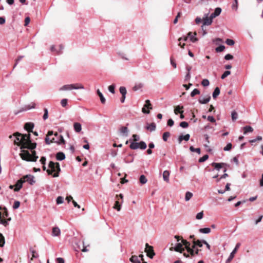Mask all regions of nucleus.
Instances as JSON below:
<instances>
[{
    "mask_svg": "<svg viewBox=\"0 0 263 263\" xmlns=\"http://www.w3.org/2000/svg\"><path fill=\"white\" fill-rule=\"evenodd\" d=\"M15 137L14 140V144L21 146V148L34 149L36 146V143H32L30 138V134H22L18 132L13 134Z\"/></svg>",
    "mask_w": 263,
    "mask_h": 263,
    "instance_id": "f257e3e1",
    "label": "nucleus"
},
{
    "mask_svg": "<svg viewBox=\"0 0 263 263\" xmlns=\"http://www.w3.org/2000/svg\"><path fill=\"white\" fill-rule=\"evenodd\" d=\"M49 169L47 170L48 175H52L53 177H57L59 176L61 171L60 164L58 162L50 161L48 165Z\"/></svg>",
    "mask_w": 263,
    "mask_h": 263,
    "instance_id": "f03ea898",
    "label": "nucleus"
},
{
    "mask_svg": "<svg viewBox=\"0 0 263 263\" xmlns=\"http://www.w3.org/2000/svg\"><path fill=\"white\" fill-rule=\"evenodd\" d=\"M84 86L81 83H76L72 84L65 85L60 88V90H69L73 89H84Z\"/></svg>",
    "mask_w": 263,
    "mask_h": 263,
    "instance_id": "7ed1b4c3",
    "label": "nucleus"
},
{
    "mask_svg": "<svg viewBox=\"0 0 263 263\" xmlns=\"http://www.w3.org/2000/svg\"><path fill=\"white\" fill-rule=\"evenodd\" d=\"M21 158L27 161H36V158L35 157L34 160L31 159V154L27 150H22L21 153L20 154Z\"/></svg>",
    "mask_w": 263,
    "mask_h": 263,
    "instance_id": "20e7f679",
    "label": "nucleus"
},
{
    "mask_svg": "<svg viewBox=\"0 0 263 263\" xmlns=\"http://www.w3.org/2000/svg\"><path fill=\"white\" fill-rule=\"evenodd\" d=\"M116 199L117 200L116 201L113 208L117 210L118 211H120L121 210V203L123 201V195L122 194L119 195H116Z\"/></svg>",
    "mask_w": 263,
    "mask_h": 263,
    "instance_id": "39448f33",
    "label": "nucleus"
},
{
    "mask_svg": "<svg viewBox=\"0 0 263 263\" xmlns=\"http://www.w3.org/2000/svg\"><path fill=\"white\" fill-rule=\"evenodd\" d=\"M145 251L147 254V256L151 258H153L155 255L153 247L149 246L148 243H146Z\"/></svg>",
    "mask_w": 263,
    "mask_h": 263,
    "instance_id": "423d86ee",
    "label": "nucleus"
},
{
    "mask_svg": "<svg viewBox=\"0 0 263 263\" xmlns=\"http://www.w3.org/2000/svg\"><path fill=\"white\" fill-rule=\"evenodd\" d=\"M171 251H175L176 252H178L182 253L184 251V248L182 244V243H177L175 247H172L170 248Z\"/></svg>",
    "mask_w": 263,
    "mask_h": 263,
    "instance_id": "0eeeda50",
    "label": "nucleus"
},
{
    "mask_svg": "<svg viewBox=\"0 0 263 263\" xmlns=\"http://www.w3.org/2000/svg\"><path fill=\"white\" fill-rule=\"evenodd\" d=\"M147 108L148 109H152V105L149 100H146L145 101V104H144L143 107L142 109V111L144 114H149V110H146L145 108Z\"/></svg>",
    "mask_w": 263,
    "mask_h": 263,
    "instance_id": "6e6552de",
    "label": "nucleus"
},
{
    "mask_svg": "<svg viewBox=\"0 0 263 263\" xmlns=\"http://www.w3.org/2000/svg\"><path fill=\"white\" fill-rule=\"evenodd\" d=\"M240 244L239 243H238L235 248V249L233 250V251L230 254L229 257L227 259L226 263H230V262L232 261L233 258H234L235 254L237 252V249L239 248Z\"/></svg>",
    "mask_w": 263,
    "mask_h": 263,
    "instance_id": "1a4fd4ad",
    "label": "nucleus"
},
{
    "mask_svg": "<svg viewBox=\"0 0 263 263\" xmlns=\"http://www.w3.org/2000/svg\"><path fill=\"white\" fill-rule=\"evenodd\" d=\"M25 182V180L21 178L19 179L16 183V184L14 185L15 188L14 189V191L15 192H18L20 190V189L22 187V184L24 182Z\"/></svg>",
    "mask_w": 263,
    "mask_h": 263,
    "instance_id": "9d476101",
    "label": "nucleus"
},
{
    "mask_svg": "<svg viewBox=\"0 0 263 263\" xmlns=\"http://www.w3.org/2000/svg\"><path fill=\"white\" fill-rule=\"evenodd\" d=\"M53 135V132L52 130L48 131L46 137L45 138V142L47 144H49L51 143H53L55 142V140L54 138H53L52 139L50 140L49 137L50 136H52Z\"/></svg>",
    "mask_w": 263,
    "mask_h": 263,
    "instance_id": "9b49d317",
    "label": "nucleus"
},
{
    "mask_svg": "<svg viewBox=\"0 0 263 263\" xmlns=\"http://www.w3.org/2000/svg\"><path fill=\"white\" fill-rule=\"evenodd\" d=\"M34 178V176L31 175H27L22 177V179L25 180V181H27L31 185L33 184L35 182Z\"/></svg>",
    "mask_w": 263,
    "mask_h": 263,
    "instance_id": "f8f14e48",
    "label": "nucleus"
},
{
    "mask_svg": "<svg viewBox=\"0 0 263 263\" xmlns=\"http://www.w3.org/2000/svg\"><path fill=\"white\" fill-rule=\"evenodd\" d=\"M196 32L192 33V32H189L187 33L188 37L192 43H195L198 41V39L196 37Z\"/></svg>",
    "mask_w": 263,
    "mask_h": 263,
    "instance_id": "ddd939ff",
    "label": "nucleus"
},
{
    "mask_svg": "<svg viewBox=\"0 0 263 263\" xmlns=\"http://www.w3.org/2000/svg\"><path fill=\"white\" fill-rule=\"evenodd\" d=\"M34 124L31 122H27L24 125V128L28 132H33V128L34 127Z\"/></svg>",
    "mask_w": 263,
    "mask_h": 263,
    "instance_id": "4468645a",
    "label": "nucleus"
},
{
    "mask_svg": "<svg viewBox=\"0 0 263 263\" xmlns=\"http://www.w3.org/2000/svg\"><path fill=\"white\" fill-rule=\"evenodd\" d=\"M61 234L60 229L57 227H53L52 230V235L53 236H59Z\"/></svg>",
    "mask_w": 263,
    "mask_h": 263,
    "instance_id": "2eb2a0df",
    "label": "nucleus"
},
{
    "mask_svg": "<svg viewBox=\"0 0 263 263\" xmlns=\"http://www.w3.org/2000/svg\"><path fill=\"white\" fill-rule=\"evenodd\" d=\"M213 21L206 15L203 18V24L202 26H209L212 23Z\"/></svg>",
    "mask_w": 263,
    "mask_h": 263,
    "instance_id": "dca6fc26",
    "label": "nucleus"
},
{
    "mask_svg": "<svg viewBox=\"0 0 263 263\" xmlns=\"http://www.w3.org/2000/svg\"><path fill=\"white\" fill-rule=\"evenodd\" d=\"M187 252L188 253H183V256L186 258L190 257V256H195V253H194V250L193 249V248H191L187 250Z\"/></svg>",
    "mask_w": 263,
    "mask_h": 263,
    "instance_id": "f3484780",
    "label": "nucleus"
},
{
    "mask_svg": "<svg viewBox=\"0 0 263 263\" xmlns=\"http://www.w3.org/2000/svg\"><path fill=\"white\" fill-rule=\"evenodd\" d=\"M190 136L189 134H186L185 135H181L178 138V142L181 143L183 140H184L186 141H187L190 139Z\"/></svg>",
    "mask_w": 263,
    "mask_h": 263,
    "instance_id": "a211bd4d",
    "label": "nucleus"
},
{
    "mask_svg": "<svg viewBox=\"0 0 263 263\" xmlns=\"http://www.w3.org/2000/svg\"><path fill=\"white\" fill-rule=\"evenodd\" d=\"M188 39H189L188 35L180 37L178 39V42H179L178 45L180 46L182 48H184L185 44H183V45H181V42L182 41L186 42Z\"/></svg>",
    "mask_w": 263,
    "mask_h": 263,
    "instance_id": "6ab92c4d",
    "label": "nucleus"
},
{
    "mask_svg": "<svg viewBox=\"0 0 263 263\" xmlns=\"http://www.w3.org/2000/svg\"><path fill=\"white\" fill-rule=\"evenodd\" d=\"M211 97L208 96L206 98H199V102L201 104H206L210 101Z\"/></svg>",
    "mask_w": 263,
    "mask_h": 263,
    "instance_id": "aec40b11",
    "label": "nucleus"
},
{
    "mask_svg": "<svg viewBox=\"0 0 263 263\" xmlns=\"http://www.w3.org/2000/svg\"><path fill=\"white\" fill-rule=\"evenodd\" d=\"M156 124L155 123H152L151 124H147L146 126V129L150 132H153L156 129Z\"/></svg>",
    "mask_w": 263,
    "mask_h": 263,
    "instance_id": "412c9836",
    "label": "nucleus"
},
{
    "mask_svg": "<svg viewBox=\"0 0 263 263\" xmlns=\"http://www.w3.org/2000/svg\"><path fill=\"white\" fill-rule=\"evenodd\" d=\"M170 172L168 171H164L163 173V178L166 182H169Z\"/></svg>",
    "mask_w": 263,
    "mask_h": 263,
    "instance_id": "4be33fe9",
    "label": "nucleus"
},
{
    "mask_svg": "<svg viewBox=\"0 0 263 263\" xmlns=\"http://www.w3.org/2000/svg\"><path fill=\"white\" fill-rule=\"evenodd\" d=\"M65 158V155L62 152H59L56 154V159L58 160L62 161Z\"/></svg>",
    "mask_w": 263,
    "mask_h": 263,
    "instance_id": "5701e85b",
    "label": "nucleus"
},
{
    "mask_svg": "<svg viewBox=\"0 0 263 263\" xmlns=\"http://www.w3.org/2000/svg\"><path fill=\"white\" fill-rule=\"evenodd\" d=\"M73 127L75 131L77 133L80 132L82 129L81 125L79 123H74L73 124Z\"/></svg>",
    "mask_w": 263,
    "mask_h": 263,
    "instance_id": "b1692460",
    "label": "nucleus"
},
{
    "mask_svg": "<svg viewBox=\"0 0 263 263\" xmlns=\"http://www.w3.org/2000/svg\"><path fill=\"white\" fill-rule=\"evenodd\" d=\"M129 260L133 263H141V261L138 259V256L136 255H133L129 258Z\"/></svg>",
    "mask_w": 263,
    "mask_h": 263,
    "instance_id": "393cba45",
    "label": "nucleus"
},
{
    "mask_svg": "<svg viewBox=\"0 0 263 263\" xmlns=\"http://www.w3.org/2000/svg\"><path fill=\"white\" fill-rule=\"evenodd\" d=\"M97 92L98 95L99 96V97L100 98V100H101V103L102 104H105V103L106 102V100L104 98V97H103L102 93L100 91V90L98 89L97 91Z\"/></svg>",
    "mask_w": 263,
    "mask_h": 263,
    "instance_id": "a878e982",
    "label": "nucleus"
},
{
    "mask_svg": "<svg viewBox=\"0 0 263 263\" xmlns=\"http://www.w3.org/2000/svg\"><path fill=\"white\" fill-rule=\"evenodd\" d=\"M253 131V129L250 126H246L243 127V133L246 134L248 133H251Z\"/></svg>",
    "mask_w": 263,
    "mask_h": 263,
    "instance_id": "bb28decb",
    "label": "nucleus"
},
{
    "mask_svg": "<svg viewBox=\"0 0 263 263\" xmlns=\"http://www.w3.org/2000/svg\"><path fill=\"white\" fill-rule=\"evenodd\" d=\"M220 93V89L219 87H217L215 88L213 93V98L216 99Z\"/></svg>",
    "mask_w": 263,
    "mask_h": 263,
    "instance_id": "cd10ccee",
    "label": "nucleus"
},
{
    "mask_svg": "<svg viewBox=\"0 0 263 263\" xmlns=\"http://www.w3.org/2000/svg\"><path fill=\"white\" fill-rule=\"evenodd\" d=\"M183 108V106H179L178 105L176 107H175L174 109V112L176 115H177L178 113L181 112V111H183L182 109Z\"/></svg>",
    "mask_w": 263,
    "mask_h": 263,
    "instance_id": "c85d7f7f",
    "label": "nucleus"
},
{
    "mask_svg": "<svg viewBox=\"0 0 263 263\" xmlns=\"http://www.w3.org/2000/svg\"><path fill=\"white\" fill-rule=\"evenodd\" d=\"M139 143L133 142L129 145V147L132 149H136L139 148Z\"/></svg>",
    "mask_w": 263,
    "mask_h": 263,
    "instance_id": "c756f323",
    "label": "nucleus"
},
{
    "mask_svg": "<svg viewBox=\"0 0 263 263\" xmlns=\"http://www.w3.org/2000/svg\"><path fill=\"white\" fill-rule=\"evenodd\" d=\"M199 232L202 233L208 234L211 232V230L210 228H201L199 230Z\"/></svg>",
    "mask_w": 263,
    "mask_h": 263,
    "instance_id": "7c9ffc66",
    "label": "nucleus"
},
{
    "mask_svg": "<svg viewBox=\"0 0 263 263\" xmlns=\"http://www.w3.org/2000/svg\"><path fill=\"white\" fill-rule=\"evenodd\" d=\"M224 165V163H215L213 162L212 164V165L215 167V168H216L217 170H219L220 168H221L223 165Z\"/></svg>",
    "mask_w": 263,
    "mask_h": 263,
    "instance_id": "2f4dec72",
    "label": "nucleus"
},
{
    "mask_svg": "<svg viewBox=\"0 0 263 263\" xmlns=\"http://www.w3.org/2000/svg\"><path fill=\"white\" fill-rule=\"evenodd\" d=\"M120 131L121 133L125 135L126 136L128 135V128L127 127L123 126L120 129Z\"/></svg>",
    "mask_w": 263,
    "mask_h": 263,
    "instance_id": "473e14b6",
    "label": "nucleus"
},
{
    "mask_svg": "<svg viewBox=\"0 0 263 263\" xmlns=\"http://www.w3.org/2000/svg\"><path fill=\"white\" fill-rule=\"evenodd\" d=\"M143 85L142 83L136 84L133 88L134 91H137L142 88Z\"/></svg>",
    "mask_w": 263,
    "mask_h": 263,
    "instance_id": "72a5a7b5",
    "label": "nucleus"
},
{
    "mask_svg": "<svg viewBox=\"0 0 263 263\" xmlns=\"http://www.w3.org/2000/svg\"><path fill=\"white\" fill-rule=\"evenodd\" d=\"M193 197V194L190 192H187L185 194V200L187 201Z\"/></svg>",
    "mask_w": 263,
    "mask_h": 263,
    "instance_id": "f704fd0d",
    "label": "nucleus"
},
{
    "mask_svg": "<svg viewBox=\"0 0 263 263\" xmlns=\"http://www.w3.org/2000/svg\"><path fill=\"white\" fill-rule=\"evenodd\" d=\"M139 181L141 184H145L147 182V179L144 175H142L140 177Z\"/></svg>",
    "mask_w": 263,
    "mask_h": 263,
    "instance_id": "c9c22d12",
    "label": "nucleus"
},
{
    "mask_svg": "<svg viewBox=\"0 0 263 263\" xmlns=\"http://www.w3.org/2000/svg\"><path fill=\"white\" fill-rule=\"evenodd\" d=\"M55 143H57L59 144H65V140L63 138V137L62 135L59 136V139L58 140H55Z\"/></svg>",
    "mask_w": 263,
    "mask_h": 263,
    "instance_id": "e433bc0d",
    "label": "nucleus"
},
{
    "mask_svg": "<svg viewBox=\"0 0 263 263\" xmlns=\"http://www.w3.org/2000/svg\"><path fill=\"white\" fill-rule=\"evenodd\" d=\"M193 243H194V245H196V246H198L199 247H202V240H193Z\"/></svg>",
    "mask_w": 263,
    "mask_h": 263,
    "instance_id": "4c0bfd02",
    "label": "nucleus"
},
{
    "mask_svg": "<svg viewBox=\"0 0 263 263\" xmlns=\"http://www.w3.org/2000/svg\"><path fill=\"white\" fill-rule=\"evenodd\" d=\"M170 133L168 132L164 133L162 136L163 140L164 141H166L167 140V138L170 137Z\"/></svg>",
    "mask_w": 263,
    "mask_h": 263,
    "instance_id": "58836bf2",
    "label": "nucleus"
},
{
    "mask_svg": "<svg viewBox=\"0 0 263 263\" xmlns=\"http://www.w3.org/2000/svg\"><path fill=\"white\" fill-rule=\"evenodd\" d=\"M5 238L3 235L0 233V247H3L5 245Z\"/></svg>",
    "mask_w": 263,
    "mask_h": 263,
    "instance_id": "ea45409f",
    "label": "nucleus"
},
{
    "mask_svg": "<svg viewBox=\"0 0 263 263\" xmlns=\"http://www.w3.org/2000/svg\"><path fill=\"white\" fill-rule=\"evenodd\" d=\"M139 148L141 149H145L146 148V144L143 141H140L139 142Z\"/></svg>",
    "mask_w": 263,
    "mask_h": 263,
    "instance_id": "a19ab883",
    "label": "nucleus"
},
{
    "mask_svg": "<svg viewBox=\"0 0 263 263\" xmlns=\"http://www.w3.org/2000/svg\"><path fill=\"white\" fill-rule=\"evenodd\" d=\"M225 49V46L222 45H220L216 48V51L217 52H220L224 50Z\"/></svg>",
    "mask_w": 263,
    "mask_h": 263,
    "instance_id": "79ce46f5",
    "label": "nucleus"
},
{
    "mask_svg": "<svg viewBox=\"0 0 263 263\" xmlns=\"http://www.w3.org/2000/svg\"><path fill=\"white\" fill-rule=\"evenodd\" d=\"M226 43L229 46H233L235 44V42L233 40L228 39L226 41Z\"/></svg>",
    "mask_w": 263,
    "mask_h": 263,
    "instance_id": "37998d69",
    "label": "nucleus"
},
{
    "mask_svg": "<svg viewBox=\"0 0 263 263\" xmlns=\"http://www.w3.org/2000/svg\"><path fill=\"white\" fill-rule=\"evenodd\" d=\"M200 94V91L198 89H194L191 93V96L193 97L196 95H199Z\"/></svg>",
    "mask_w": 263,
    "mask_h": 263,
    "instance_id": "c03bdc74",
    "label": "nucleus"
},
{
    "mask_svg": "<svg viewBox=\"0 0 263 263\" xmlns=\"http://www.w3.org/2000/svg\"><path fill=\"white\" fill-rule=\"evenodd\" d=\"M190 149L191 152H196L198 154H200V149L199 148H194L193 146H190Z\"/></svg>",
    "mask_w": 263,
    "mask_h": 263,
    "instance_id": "a18cd8bd",
    "label": "nucleus"
},
{
    "mask_svg": "<svg viewBox=\"0 0 263 263\" xmlns=\"http://www.w3.org/2000/svg\"><path fill=\"white\" fill-rule=\"evenodd\" d=\"M221 12V9L219 7H217L215 9L214 12L213 13L215 14V15L216 16H218V15H220Z\"/></svg>",
    "mask_w": 263,
    "mask_h": 263,
    "instance_id": "49530a36",
    "label": "nucleus"
},
{
    "mask_svg": "<svg viewBox=\"0 0 263 263\" xmlns=\"http://www.w3.org/2000/svg\"><path fill=\"white\" fill-rule=\"evenodd\" d=\"M119 90L120 93L122 94V96H126V89L125 87L123 86L120 87Z\"/></svg>",
    "mask_w": 263,
    "mask_h": 263,
    "instance_id": "de8ad7c7",
    "label": "nucleus"
},
{
    "mask_svg": "<svg viewBox=\"0 0 263 263\" xmlns=\"http://www.w3.org/2000/svg\"><path fill=\"white\" fill-rule=\"evenodd\" d=\"M64 49V47L62 45H60L59 46V49L56 50V53L57 54H61L62 53V50Z\"/></svg>",
    "mask_w": 263,
    "mask_h": 263,
    "instance_id": "09e8293b",
    "label": "nucleus"
},
{
    "mask_svg": "<svg viewBox=\"0 0 263 263\" xmlns=\"http://www.w3.org/2000/svg\"><path fill=\"white\" fill-rule=\"evenodd\" d=\"M3 210L4 211V212L2 213V215H3V218H7L8 216V211H7V209H6V208L4 207L3 208Z\"/></svg>",
    "mask_w": 263,
    "mask_h": 263,
    "instance_id": "8fccbe9b",
    "label": "nucleus"
},
{
    "mask_svg": "<svg viewBox=\"0 0 263 263\" xmlns=\"http://www.w3.org/2000/svg\"><path fill=\"white\" fill-rule=\"evenodd\" d=\"M44 114L43 116V119L44 120H46L48 118V109L47 108H44Z\"/></svg>",
    "mask_w": 263,
    "mask_h": 263,
    "instance_id": "3c124183",
    "label": "nucleus"
},
{
    "mask_svg": "<svg viewBox=\"0 0 263 263\" xmlns=\"http://www.w3.org/2000/svg\"><path fill=\"white\" fill-rule=\"evenodd\" d=\"M191 70V68H187V73L186 74L185 77V81H187L190 80V78H191V76H190V71Z\"/></svg>",
    "mask_w": 263,
    "mask_h": 263,
    "instance_id": "603ef678",
    "label": "nucleus"
},
{
    "mask_svg": "<svg viewBox=\"0 0 263 263\" xmlns=\"http://www.w3.org/2000/svg\"><path fill=\"white\" fill-rule=\"evenodd\" d=\"M232 119L233 121H235L237 119L238 115L235 111H233L231 114Z\"/></svg>",
    "mask_w": 263,
    "mask_h": 263,
    "instance_id": "864d4df0",
    "label": "nucleus"
},
{
    "mask_svg": "<svg viewBox=\"0 0 263 263\" xmlns=\"http://www.w3.org/2000/svg\"><path fill=\"white\" fill-rule=\"evenodd\" d=\"M232 145L231 143H229L227 144V145H226V146H225L224 148H223V150L224 151H229L232 148Z\"/></svg>",
    "mask_w": 263,
    "mask_h": 263,
    "instance_id": "5fc2aeb1",
    "label": "nucleus"
},
{
    "mask_svg": "<svg viewBox=\"0 0 263 263\" xmlns=\"http://www.w3.org/2000/svg\"><path fill=\"white\" fill-rule=\"evenodd\" d=\"M231 74L230 71L227 70L221 76V78L222 79H225L227 76Z\"/></svg>",
    "mask_w": 263,
    "mask_h": 263,
    "instance_id": "6e6d98bb",
    "label": "nucleus"
},
{
    "mask_svg": "<svg viewBox=\"0 0 263 263\" xmlns=\"http://www.w3.org/2000/svg\"><path fill=\"white\" fill-rule=\"evenodd\" d=\"M209 158V156L208 155H204L202 157L200 158L199 159V162H203L206 161Z\"/></svg>",
    "mask_w": 263,
    "mask_h": 263,
    "instance_id": "4d7b16f0",
    "label": "nucleus"
},
{
    "mask_svg": "<svg viewBox=\"0 0 263 263\" xmlns=\"http://www.w3.org/2000/svg\"><path fill=\"white\" fill-rule=\"evenodd\" d=\"M31 156L32 157L31 159L34 160L35 159L34 158L36 157V160H37L38 158V156L36 155V152L34 150V149H31Z\"/></svg>",
    "mask_w": 263,
    "mask_h": 263,
    "instance_id": "13d9d810",
    "label": "nucleus"
},
{
    "mask_svg": "<svg viewBox=\"0 0 263 263\" xmlns=\"http://www.w3.org/2000/svg\"><path fill=\"white\" fill-rule=\"evenodd\" d=\"M234 3L233 4L232 6V8L233 9H234L236 10L238 8V1L237 0H234Z\"/></svg>",
    "mask_w": 263,
    "mask_h": 263,
    "instance_id": "bf43d9fd",
    "label": "nucleus"
},
{
    "mask_svg": "<svg viewBox=\"0 0 263 263\" xmlns=\"http://www.w3.org/2000/svg\"><path fill=\"white\" fill-rule=\"evenodd\" d=\"M0 224H2L5 227L7 226L8 224L7 222V220H6L5 218H3L0 220Z\"/></svg>",
    "mask_w": 263,
    "mask_h": 263,
    "instance_id": "052dcab7",
    "label": "nucleus"
},
{
    "mask_svg": "<svg viewBox=\"0 0 263 263\" xmlns=\"http://www.w3.org/2000/svg\"><path fill=\"white\" fill-rule=\"evenodd\" d=\"M203 211H201L198 213L196 216L197 219H201L203 218Z\"/></svg>",
    "mask_w": 263,
    "mask_h": 263,
    "instance_id": "680f3d73",
    "label": "nucleus"
},
{
    "mask_svg": "<svg viewBox=\"0 0 263 263\" xmlns=\"http://www.w3.org/2000/svg\"><path fill=\"white\" fill-rule=\"evenodd\" d=\"M180 126L182 128H187L189 126V124L186 122L183 121L180 123Z\"/></svg>",
    "mask_w": 263,
    "mask_h": 263,
    "instance_id": "e2e57ef3",
    "label": "nucleus"
},
{
    "mask_svg": "<svg viewBox=\"0 0 263 263\" xmlns=\"http://www.w3.org/2000/svg\"><path fill=\"white\" fill-rule=\"evenodd\" d=\"M20 205V201H15L14 202V204H13V208L14 209H18L19 208Z\"/></svg>",
    "mask_w": 263,
    "mask_h": 263,
    "instance_id": "0e129e2a",
    "label": "nucleus"
},
{
    "mask_svg": "<svg viewBox=\"0 0 263 263\" xmlns=\"http://www.w3.org/2000/svg\"><path fill=\"white\" fill-rule=\"evenodd\" d=\"M31 251L32 253V258L31 259V260L33 259V258H37L38 257L39 255L35 250H32Z\"/></svg>",
    "mask_w": 263,
    "mask_h": 263,
    "instance_id": "69168bd1",
    "label": "nucleus"
},
{
    "mask_svg": "<svg viewBox=\"0 0 263 263\" xmlns=\"http://www.w3.org/2000/svg\"><path fill=\"white\" fill-rule=\"evenodd\" d=\"M115 85L112 84V85H110L108 87V90L112 93H115Z\"/></svg>",
    "mask_w": 263,
    "mask_h": 263,
    "instance_id": "338daca9",
    "label": "nucleus"
},
{
    "mask_svg": "<svg viewBox=\"0 0 263 263\" xmlns=\"http://www.w3.org/2000/svg\"><path fill=\"white\" fill-rule=\"evenodd\" d=\"M209 81L207 79H204L202 80V82H201V84L203 86H208L209 85Z\"/></svg>",
    "mask_w": 263,
    "mask_h": 263,
    "instance_id": "774afa93",
    "label": "nucleus"
}]
</instances>
